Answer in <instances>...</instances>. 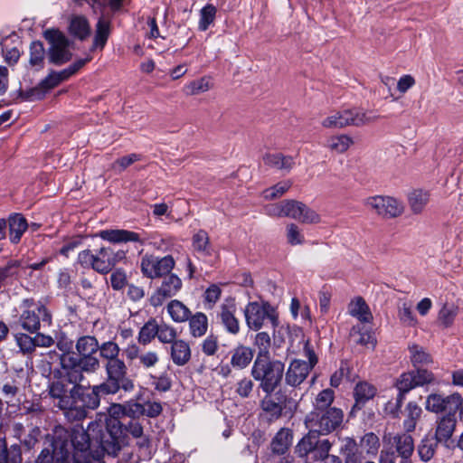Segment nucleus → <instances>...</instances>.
<instances>
[{"mask_svg": "<svg viewBox=\"0 0 463 463\" xmlns=\"http://www.w3.org/2000/svg\"><path fill=\"white\" fill-rule=\"evenodd\" d=\"M124 425L116 417L107 422L106 433L101 435L100 449L102 452L90 450V439L83 429H73L71 431L62 427L54 430L52 452L43 455L42 451L37 463L45 459L52 463H105L103 453L117 456L126 443Z\"/></svg>", "mask_w": 463, "mask_h": 463, "instance_id": "nucleus-1", "label": "nucleus"}, {"mask_svg": "<svg viewBox=\"0 0 463 463\" xmlns=\"http://www.w3.org/2000/svg\"><path fill=\"white\" fill-rule=\"evenodd\" d=\"M72 406L66 412L69 421H79L87 417L89 410H96L100 404L101 395L109 394L102 383L91 387H74Z\"/></svg>", "mask_w": 463, "mask_h": 463, "instance_id": "nucleus-2", "label": "nucleus"}, {"mask_svg": "<svg viewBox=\"0 0 463 463\" xmlns=\"http://www.w3.org/2000/svg\"><path fill=\"white\" fill-rule=\"evenodd\" d=\"M284 373V364L270 357L255 359L250 370L251 377L259 382V388L265 394H272L280 385Z\"/></svg>", "mask_w": 463, "mask_h": 463, "instance_id": "nucleus-3", "label": "nucleus"}, {"mask_svg": "<svg viewBox=\"0 0 463 463\" xmlns=\"http://www.w3.org/2000/svg\"><path fill=\"white\" fill-rule=\"evenodd\" d=\"M20 307L22 312L16 324L27 333H37L41 329L42 324L51 326L52 315L41 301L36 302L33 298H24Z\"/></svg>", "mask_w": 463, "mask_h": 463, "instance_id": "nucleus-4", "label": "nucleus"}, {"mask_svg": "<svg viewBox=\"0 0 463 463\" xmlns=\"http://www.w3.org/2000/svg\"><path fill=\"white\" fill-rule=\"evenodd\" d=\"M414 439L410 432H384L379 463H396L398 457L412 455Z\"/></svg>", "mask_w": 463, "mask_h": 463, "instance_id": "nucleus-5", "label": "nucleus"}, {"mask_svg": "<svg viewBox=\"0 0 463 463\" xmlns=\"http://www.w3.org/2000/svg\"><path fill=\"white\" fill-rule=\"evenodd\" d=\"M333 445L329 439H320L319 435L308 430L296 445L295 453L303 463H316L330 454Z\"/></svg>", "mask_w": 463, "mask_h": 463, "instance_id": "nucleus-6", "label": "nucleus"}, {"mask_svg": "<svg viewBox=\"0 0 463 463\" xmlns=\"http://www.w3.org/2000/svg\"><path fill=\"white\" fill-rule=\"evenodd\" d=\"M344 411L339 408H329L310 411L305 418V425L309 431L317 435H328L341 427Z\"/></svg>", "mask_w": 463, "mask_h": 463, "instance_id": "nucleus-7", "label": "nucleus"}, {"mask_svg": "<svg viewBox=\"0 0 463 463\" xmlns=\"http://www.w3.org/2000/svg\"><path fill=\"white\" fill-rule=\"evenodd\" d=\"M246 325L250 330L259 331L268 319L272 327L279 326V316L269 302H249L244 308Z\"/></svg>", "mask_w": 463, "mask_h": 463, "instance_id": "nucleus-8", "label": "nucleus"}, {"mask_svg": "<svg viewBox=\"0 0 463 463\" xmlns=\"http://www.w3.org/2000/svg\"><path fill=\"white\" fill-rule=\"evenodd\" d=\"M378 116H369L359 109H350L336 111L322 121L326 128H343L347 126L362 127L375 121Z\"/></svg>", "mask_w": 463, "mask_h": 463, "instance_id": "nucleus-9", "label": "nucleus"}, {"mask_svg": "<svg viewBox=\"0 0 463 463\" xmlns=\"http://www.w3.org/2000/svg\"><path fill=\"white\" fill-rule=\"evenodd\" d=\"M107 381L102 383L108 393L115 394L120 389L125 392H131L134 389V383L127 376V366L125 362L119 358L107 362L106 365Z\"/></svg>", "mask_w": 463, "mask_h": 463, "instance_id": "nucleus-10", "label": "nucleus"}, {"mask_svg": "<svg viewBox=\"0 0 463 463\" xmlns=\"http://www.w3.org/2000/svg\"><path fill=\"white\" fill-rule=\"evenodd\" d=\"M43 36L50 44L47 51L50 63L60 66L71 61L72 53L69 50L70 43L62 33L57 29H48Z\"/></svg>", "mask_w": 463, "mask_h": 463, "instance_id": "nucleus-11", "label": "nucleus"}, {"mask_svg": "<svg viewBox=\"0 0 463 463\" xmlns=\"http://www.w3.org/2000/svg\"><path fill=\"white\" fill-rule=\"evenodd\" d=\"M304 350L308 361L294 359L290 362L285 373V382L291 387L299 386L307 379L309 373L317 363V357L315 352L309 347L308 343L305 345Z\"/></svg>", "mask_w": 463, "mask_h": 463, "instance_id": "nucleus-12", "label": "nucleus"}, {"mask_svg": "<svg viewBox=\"0 0 463 463\" xmlns=\"http://www.w3.org/2000/svg\"><path fill=\"white\" fill-rule=\"evenodd\" d=\"M175 265L171 255L159 258L146 253L141 258L140 269L144 277L153 279L169 274Z\"/></svg>", "mask_w": 463, "mask_h": 463, "instance_id": "nucleus-13", "label": "nucleus"}, {"mask_svg": "<svg viewBox=\"0 0 463 463\" xmlns=\"http://www.w3.org/2000/svg\"><path fill=\"white\" fill-rule=\"evenodd\" d=\"M365 205L383 218H395L403 211V203L391 196L375 195L366 199Z\"/></svg>", "mask_w": 463, "mask_h": 463, "instance_id": "nucleus-14", "label": "nucleus"}, {"mask_svg": "<svg viewBox=\"0 0 463 463\" xmlns=\"http://www.w3.org/2000/svg\"><path fill=\"white\" fill-rule=\"evenodd\" d=\"M69 385L70 383L58 376L48 387L49 395L53 400H57L56 406L63 411L64 416L73 403L74 387H69Z\"/></svg>", "mask_w": 463, "mask_h": 463, "instance_id": "nucleus-15", "label": "nucleus"}, {"mask_svg": "<svg viewBox=\"0 0 463 463\" xmlns=\"http://www.w3.org/2000/svg\"><path fill=\"white\" fill-rule=\"evenodd\" d=\"M182 280L175 274H167L161 283V286L152 294L149 298L150 305L157 307L174 296L182 288Z\"/></svg>", "mask_w": 463, "mask_h": 463, "instance_id": "nucleus-16", "label": "nucleus"}, {"mask_svg": "<svg viewBox=\"0 0 463 463\" xmlns=\"http://www.w3.org/2000/svg\"><path fill=\"white\" fill-rule=\"evenodd\" d=\"M462 402L463 398L458 392L446 397L440 394L432 393L427 397L425 408L427 411L435 413L442 411H449V413L456 412Z\"/></svg>", "mask_w": 463, "mask_h": 463, "instance_id": "nucleus-17", "label": "nucleus"}, {"mask_svg": "<svg viewBox=\"0 0 463 463\" xmlns=\"http://www.w3.org/2000/svg\"><path fill=\"white\" fill-rule=\"evenodd\" d=\"M126 258L124 250H114L110 247H102L96 253L95 271L108 274L115 265Z\"/></svg>", "mask_w": 463, "mask_h": 463, "instance_id": "nucleus-18", "label": "nucleus"}, {"mask_svg": "<svg viewBox=\"0 0 463 463\" xmlns=\"http://www.w3.org/2000/svg\"><path fill=\"white\" fill-rule=\"evenodd\" d=\"M98 236L111 243H126L133 241L144 244L146 241L138 232L119 229L103 230L98 233Z\"/></svg>", "mask_w": 463, "mask_h": 463, "instance_id": "nucleus-19", "label": "nucleus"}, {"mask_svg": "<svg viewBox=\"0 0 463 463\" xmlns=\"http://www.w3.org/2000/svg\"><path fill=\"white\" fill-rule=\"evenodd\" d=\"M236 305L232 300L222 303L220 307L218 317L224 326L225 330L232 335H237L240 332V322L235 317Z\"/></svg>", "mask_w": 463, "mask_h": 463, "instance_id": "nucleus-20", "label": "nucleus"}, {"mask_svg": "<svg viewBox=\"0 0 463 463\" xmlns=\"http://www.w3.org/2000/svg\"><path fill=\"white\" fill-rule=\"evenodd\" d=\"M275 396L266 394L260 402V408L270 420L279 419L286 406V397L280 392H278Z\"/></svg>", "mask_w": 463, "mask_h": 463, "instance_id": "nucleus-21", "label": "nucleus"}, {"mask_svg": "<svg viewBox=\"0 0 463 463\" xmlns=\"http://www.w3.org/2000/svg\"><path fill=\"white\" fill-rule=\"evenodd\" d=\"M192 356L190 345L184 339H177L171 344L170 358L174 364L184 366L189 363Z\"/></svg>", "mask_w": 463, "mask_h": 463, "instance_id": "nucleus-22", "label": "nucleus"}, {"mask_svg": "<svg viewBox=\"0 0 463 463\" xmlns=\"http://www.w3.org/2000/svg\"><path fill=\"white\" fill-rule=\"evenodd\" d=\"M456 427L455 412L448 413L439 421L435 431L434 439L438 442H447L452 436Z\"/></svg>", "mask_w": 463, "mask_h": 463, "instance_id": "nucleus-23", "label": "nucleus"}, {"mask_svg": "<svg viewBox=\"0 0 463 463\" xmlns=\"http://www.w3.org/2000/svg\"><path fill=\"white\" fill-rule=\"evenodd\" d=\"M430 200V192L415 189L408 194V204L411 212L415 215L421 214Z\"/></svg>", "mask_w": 463, "mask_h": 463, "instance_id": "nucleus-24", "label": "nucleus"}, {"mask_svg": "<svg viewBox=\"0 0 463 463\" xmlns=\"http://www.w3.org/2000/svg\"><path fill=\"white\" fill-rule=\"evenodd\" d=\"M9 238L12 243L16 244L21 241L23 234L28 228L26 219L21 213H13L8 218Z\"/></svg>", "mask_w": 463, "mask_h": 463, "instance_id": "nucleus-25", "label": "nucleus"}, {"mask_svg": "<svg viewBox=\"0 0 463 463\" xmlns=\"http://www.w3.org/2000/svg\"><path fill=\"white\" fill-rule=\"evenodd\" d=\"M253 356L254 351L250 347L240 345L232 351L231 364L234 368L244 369L251 363Z\"/></svg>", "mask_w": 463, "mask_h": 463, "instance_id": "nucleus-26", "label": "nucleus"}, {"mask_svg": "<svg viewBox=\"0 0 463 463\" xmlns=\"http://www.w3.org/2000/svg\"><path fill=\"white\" fill-rule=\"evenodd\" d=\"M109 21L104 19L103 17L99 18L96 24L95 35L90 51L93 52L95 50H103L109 37Z\"/></svg>", "mask_w": 463, "mask_h": 463, "instance_id": "nucleus-27", "label": "nucleus"}, {"mask_svg": "<svg viewBox=\"0 0 463 463\" xmlns=\"http://www.w3.org/2000/svg\"><path fill=\"white\" fill-rule=\"evenodd\" d=\"M348 313L362 323H370L373 320L370 308L361 297H357L351 301L348 307Z\"/></svg>", "mask_w": 463, "mask_h": 463, "instance_id": "nucleus-28", "label": "nucleus"}, {"mask_svg": "<svg viewBox=\"0 0 463 463\" xmlns=\"http://www.w3.org/2000/svg\"><path fill=\"white\" fill-rule=\"evenodd\" d=\"M376 392L377 390L373 384L367 382L358 383L354 390V406L361 409L368 401L375 396Z\"/></svg>", "mask_w": 463, "mask_h": 463, "instance_id": "nucleus-29", "label": "nucleus"}, {"mask_svg": "<svg viewBox=\"0 0 463 463\" xmlns=\"http://www.w3.org/2000/svg\"><path fill=\"white\" fill-rule=\"evenodd\" d=\"M69 31L71 35L83 41L90 35L89 21L83 15L72 16L70 22Z\"/></svg>", "mask_w": 463, "mask_h": 463, "instance_id": "nucleus-30", "label": "nucleus"}, {"mask_svg": "<svg viewBox=\"0 0 463 463\" xmlns=\"http://www.w3.org/2000/svg\"><path fill=\"white\" fill-rule=\"evenodd\" d=\"M439 443L434 437L430 435L424 436L417 446L420 459L423 462L430 461L434 457Z\"/></svg>", "mask_w": 463, "mask_h": 463, "instance_id": "nucleus-31", "label": "nucleus"}, {"mask_svg": "<svg viewBox=\"0 0 463 463\" xmlns=\"http://www.w3.org/2000/svg\"><path fill=\"white\" fill-rule=\"evenodd\" d=\"M192 245L194 251L200 256L208 257L213 253L208 233L204 230H199L192 238Z\"/></svg>", "mask_w": 463, "mask_h": 463, "instance_id": "nucleus-32", "label": "nucleus"}, {"mask_svg": "<svg viewBox=\"0 0 463 463\" xmlns=\"http://www.w3.org/2000/svg\"><path fill=\"white\" fill-rule=\"evenodd\" d=\"M417 387L415 377L411 372L402 373L396 382V388L399 391L396 405L401 408L405 394L411 389Z\"/></svg>", "mask_w": 463, "mask_h": 463, "instance_id": "nucleus-33", "label": "nucleus"}, {"mask_svg": "<svg viewBox=\"0 0 463 463\" xmlns=\"http://www.w3.org/2000/svg\"><path fill=\"white\" fill-rule=\"evenodd\" d=\"M187 321H189L190 335L193 337H201L206 334L208 318L204 313L196 312L194 315H191Z\"/></svg>", "mask_w": 463, "mask_h": 463, "instance_id": "nucleus-34", "label": "nucleus"}, {"mask_svg": "<svg viewBox=\"0 0 463 463\" xmlns=\"http://www.w3.org/2000/svg\"><path fill=\"white\" fill-rule=\"evenodd\" d=\"M291 439L292 435L288 430H280L271 440V451L278 455H284L291 444Z\"/></svg>", "mask_w": 463, "mask_h": 463, "instance_id": "nucleus-35", "label": "nucleus"}, {"mask_svg": "<svg viewBox=\"0 0 463 463\" xmlns=\"http://www.w3.org/2000/svg\"><path fill=\"white\" fill-rule=\"evenodd\" d=\"M354 144L353 138L345 134L332 136L327 138L326 146L337 154L345 153Z\"/></svg>", "mask_w": 463, "mask_h": 463, "instance_id": "nucleus-36", "label": "nucleus"}, {"mask_svg": "<svg viewBox=\"0 0 463 463\" xmlns=\"http://www.w3.org/2000/svg\"><path fill=\"white\" fill-rule=\"evenodd\" d=\"M167 312L171 318L176 323H183L189 319L190 309L179 300H171L167 305Z\"/></svg>", "mask_w": 463, "mask_h": 463, "instance_id": "nucleus-37", "label": "nucleus"}, {"mask_svg": "<svg viewBox=\"0 0 463 463\" xmlns=\"http://www.w3.org/2000/svg\"><path fill=\"white\" fill-rule=\"evenodd\" d=\"M405 411L406 417L403 420V428L406 432H412L415 430L417 422L421 416L422 410L418 404L411 402L407 404Z\"/></svg>", "mask_w": 463, "mask_h": 463, "instance_id": "nucleus-38", "label": "nucleus"}, {"mask_svg": "<svg viewBox=\"0 0 463 463\" xmlns=\"http://www.w3.org/2000/svg\"><path fill=\"white\" fill-rule=\"evenodd\" d=\"M0 463H22L20 446L12 445L7 449L5 442L0 439Z\"/></svg>", "mask_w": 463, "mask_h": 463, "instance_id": "nucleus-39", "label": "nucleus"}, {"mask_svg": "<svg viewBox=\"0 0 463 463\" xmlns=\"http://www.w3.org/2000/svg\"><path fill=\"white\" fill-rule=\"evenodd\" d=\"M158 322L155 318H150L144 326L140 328L138 333V343L146 345L150 344L158 333Z\"/></svg>", "mask_w": 463, "mask_h": 463, "instance_id": "nucleus-40", "label": "nucleus"}, {"mask_svg": "<svg viewBox=\"0 0 463 463\" xmlns=\"http://www.w3.org/2000/svg\"><path fill=\"white\" fill-rule=\"evenodd\" d=\"M75 347L79 355L95 354L99 345L96 337L83 335L77 340Z\"/></svg>", "mask_w": 463, "mask_h": 463, "instance_id": "nucleus-41", "label": "nucleus"}, {"mask_svg": "<svg viewBox=\"0 0 463 463\" xmlns=\"http://www.w3.org/2000/svg\"><path fill=\"white\" fill-rule=\"evenodd\" d=\"M45 49L43 44L39 41H34L30 44L29 63L36 70H41L44 66Z\"/></svg>", "mask_w": 463, "mask_h": 463, "instance_id": "nucleus-42", "label": "nucleus"}, {"mask_svg": "<svg viewBox=\"0 0 463 463\" xmlns=\"http://www.w3.org/2000/svg\"><path fill=\"white\" fill-rule=\"evenodd\" d=\"M410 358L414 367H420L432 363L430 354L425 349L416 344L410 345L409 347Z\"/></svg>", "mask_w": 463, "mask_h": 463, "instance_id": "nucleus-43", "label": "nucleus"}, {"mask_svg": "<svg viewBox=\"0 0 463 463\" xmlns=\"http://www.w3.org/2000/svg\"><path fill=\"white\" fill-rule=\"evenodd\" d=\"M212 88L211 80L209 77H202L197 80H194L184 87V92L187 96H194L200 93L206 92Z\"/></svg>", "mask_w": 463, "mask_h": 463, "instance_id": "nucleus-44", "label": "nucleus"}, {"mask_svg": "<svg viewBox=\"0 0 463 463\" xmlns=\"http://www.w3.org/2000/svg\"><path fill=\"white\" fill-rule=\"evenodd\" d=\"M264 162L267 165L279 170H290L294 165V160L291 156H286L279 153L267 155L264 157Z\"/></svg>", "mask_w": 463, "mask_h": 463, "instance_id": "nucleus-45", "label": "nucleus"}, {"mask_svg": "<svg viewBox=\"0 0 463 463\" xmlns=\"http://www.w3.org/2000/svg\"><path fill=\"white\" fill-rule=\"evenodd\" d=\"M335 399V392L332 389L322 390L315 398L313 402V410L311 411H317L327 410L331 407Z\"/></svg>", "mask_w": 463, "mask_h": 463, "instance_id": "nucleus-46", "label": "nucleus"}, {"mask_svg": "<svg viewBox=\"0 0 463 463\" xmlns=\"http://www.w3.org/2000/svg\"><path fill=\"white\" fill-rule=\"evenodd\" d=\"M291 186L292 182L290 180H284L279 182L275 185L267 188L262 192L263 198L265 200H275L277 198H279L283 194H285Z\"/></svg>", "mask_w": 463, "mask_h": 463, "instance_id": "nucleus-47", "label": "nucleus"}, {"mask_svg": "<svg viewBox=\"0 0 463 463\" xmlns=\"http://www.w3.org/2000/svg\"><path fill=\"white\" fill-rule=\"evenodd\" d=\"M271 339L267 332H259L254 339V345L258 347V354L255 359L270 357L269 347Z\"/></svg>", "mask_w": 463, "mask_h": 463, "instance_id": "nucleus-48", "label": "nucleus"}, {"mask_svg": "<svg viewBox=\"0 0 463 463\" xmlns=\"http://www.w3.org/2000/svg\"><path fill=\"white\" fill-rule=\"evenodd\" d=\"M158 326V333L156 335L157 340L161 344H172L175 340H177V331L176 329L172 326L171 325L166 324L164 321H161L157 325Z\"/></svg>", "mask_w": 463, "mask_h": 463, "instance_id": "nucleus-49", "label": "nucleus"}, {"mask_svg": "<svg viewBox=\"0 0 463 463\" xmlns=\"http://www.w3.org/2000/svg\"><path fill=\"white\" fill-rule=\"evenodd\" d=\"M216 13L217 9L214 5L208 4L205 6H203L200 11L198 29L202 32L206 31L209 28V26L214 22Z\"/></svg>", "mask_w": 463, "mask_h": 463, "instance_id": "nucleus-50", "label": "nucleus"}, {"mask_svg": "<svg viewBox=\"0 0 463 463\" xmlns=\"http://www.w3.org/2000/svg\"><path fill=\"white\" fill-rule=\"evenodd\" d=\"M297 215L298 217L295 218V220L302 223L314 224L320 222L321 220L320 215L317 213L302 202L299 203Z\"/></svg>", "mask_w": 463, "mask_h": 463, "instance_id": "nucleus-51", "label": "nucleus"}, {"mask_svg": "<svg viewBox=\"0 0 463 463\" xmlns=\"http://www.w3.org/2000/svg\"><path fill=\"white\" fill-rule=\"evenodd\" d=\"M14 336L17 346L24 354H31L35 351L33 336L21 332L14 334Z\"/></svg>", "mask_w": 463, "mask_h": 463, "instance_id": "nucleus-52", "label": "nucleus"}, {"mask_svg": "<svg viewBox=\"0 0 463 463\" xmlns=\"http://www.w3.org/2000/svg\"><path fill=\"white\" fill-rule=\"evenodd\" d=\"M398 317L401 323L406 326H415L417 318L412 312V306L409 303H402L398 307Z\"/></svg>", "mask_w": 463, "mask_h": 463, "instance_id": "nucleus-53", "label": "nucleus"}, {"mask_svg": "<svg viewBox=\"0 0 463 463\" xmlns=\"http://www.w3.org/2000/svg\"><path fill=\"white\" fill-rule=\"evenodd\" d=\"M380 439L373 432L365 433L361 439V446L368 455L376 456L380 449Z\"/></svg>", "mask_w": 463, "mask_h": 463, "instance_id": "nucleus-54", "label": "nucleus"}, {"mask_svg": "<svg viewBox=\"0 0 463 463\" xmlns=\"http://www.w3.org/2000/svg\"><path fill=\"white\" fill-rule=\"evenodd\" d=\"M151 384L155 390L160 392H168L172 387V379L170 373L166 371L160 375H150Z\"/></svg>", "mask_w": 463, "mask_h": 463, "instance_id": "nucleus-55", "label": "nucleus"}, {"mask_svg": "<svg viewBox=\"0 0 463 463\" xmlns=\"http://www.w3.org/2000/svg\"><path fill=\"white\" fill-rule=\"evenodd\" d=\"M59 376L72 387L82 386L80 383L85 379L83 373L79 368L76 369H61Z\"/></svg>", "mask_w": 463, "mask_h": 463, "instance_id": "nucleus-56", "label": "nucleus"}, {"mask_svg": "<svg viewBox=\"0 0 463 463\" xmlns=\"http://www.w3.org/2000/svg\"><path fill=\"white\" fill-rule=\"evenodd\" d=\"M350 335L352 337L357 336L354 341L359 345H367L371 344L373 347L375 345V340L372 333L369 331H363V328L360 325L354 326L352 327Z\"/></svg>", "mask_w": 463, "mask_h": 463, "instance_id": "nucleus-57", "label": "nucleus"}, {"mask_svg": "<svg viewBox=\"0 0 463 463\" xmlns=\"http://www.w3.org/2000/svg\"><path fill=\"white\" fill-rule=\"evenodd\" d=\"M99 351L100 356L109 362L118 358L120 349L117 343L113 341H107L99 345Z\"/></svg>", "mask_w": 463, "mask_h": 463, "instance_id": "nucleus-58", "label": "nucleus"}, {"mask_svg": "<svg viewBox=\"0 0 463 463\" xmlns=\"http://www.w3.org/2000/svg\"><path fill=\"white\" fill-rule=\"evenodd\" d=\"M79 369L83 373H95L99 368V360L95 354L80 355Z\"/></svg>", "mask_w": 463, "mask_h": 463, "instance_id": "nucleus-59", "label": "nucleus"}, {"mask_svg": "<svg viewBox=\"0 0 463 463\" xmlns=\"http://www.w3.org/2000/svg\"><path fill=\"white\" fill-rule=\"evenodd\" d=\"M254 388V383L249 377H243L235 384V393L242 399L250 397Z\"/></svg>", "mask_w": 463, "mask_h": 463, "instance_id": "nucleus-60", "label": "nucleus"}, {"mask_svg": "<svg viewBox=\"0 0 463 463\" xmlns=\"http://www.w3.org/2000/svg\"><path fill=\"white\" fill-rule=\"evenodd\" d=\"M457 315V307H455L454 305H444L439 313V320L445 327H449L453 324Z\"/></svg>", "mask_w": 463, "mask_h": 463, "instance_id": "nucleus-61", "label": "nucleus"}, {"mask_svg": "<svg viewBox=\"0 0 463 463\" xmlns=\"http://www.w3.org/2000/svg\"><path fill=\"white\" fill-rule=\"evenodd\" d=\"M140 158L141 156L138 154H129L114 161L111 165V168L120 173L135 162L139 161Z\"/></svg>", "mask_w": 463, "mask_h": 463, "instance_id": "nucleus-62", "label": "nucleus"}, {"mask_svg": "<svg viewBox=\"0 0 463 463\" xmlns=\"http://www.w3.org/2000/svg\"><path fill=\"white\" fill-rule=\"evenodd\" d=\"M287 241L290 245H298L304 242V235L295 223H289L286 227Z\"/></svg>", "mask_w": 463, "mask_h": 463, "instance_id": "nucleus-63", "label": "nucleus"}, {"mask_svg": "<svg viewBox=\"0 0 463 463\" xmlns=\"http://www.w3.org/2000/svg\"><path fill=\"white\" fill-rule=\"evenodd\" d=\"M96 254L90 250H84L79 252L77 263L84 269H92L95 270Z\"/></svg>", "mask_w": 463, "mask_h": 463, "instance_id": "nucleus-64", "label": "nucleus"}]
</instances>
